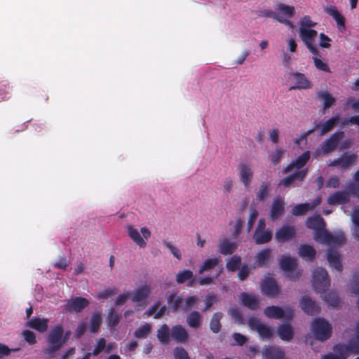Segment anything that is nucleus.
Masks as SVG:
<instances>
[{"label": "nucleus", "instance_id": "39", "mask_svg": "<svg viewBox=\"0 0 359 359\" xmlns=\"http://www.w3.org/2000/svg\"><path fill=\"white\" fill-rule=\"evenodd\" d=\"M102 324V313L100 311H95L90 320V331L92 333L98 332Z\"/></svg>", "mask_w": 359, "mask_h": 359}, {"label": "nucleus", "instance_id": "13", "mask_svg": "<svg viewBox=\"0 0 359 359\" xmlns=\"http://www.w3.org/2000/svg\"><path fill=\"white\" fill-rule=\"evenodd\" d=\"M264 313L268 318L274 319H281L283 318L290 319L293 316V311L290 308H285V309L283 310L282 308L277 306L266 307L264 310Z\"/></svg>", "mask_w": 359, "mask_h": 359}, {"label": "nucleus", "instance_id": "44", "mask_svg": "<svg viewBox=\"0 0 359 359\" xmlns=\"http://www.w3.org/2000/svg\"><path fill=\"white\" fill-rule=\"evenodd\" d=\"M353 180L355 182H349L346 187L352 195L358 197L359 199V168L355 172Z\"/></svg>", "mask_w": 359, "mask_h": 359}, {"label": "nucleus", "instance_id": "61", "mask_svg": "<svg viewBox=\"0 0 359 359\" xmlns=\"http://www.w3.org/2000/svg\"><path fill=\"white\" fill-rule=\"evenodd\" d=\"M323 10L325 13L331 16L333 19H335L341 14L337 8L332 5H327L325 6Z\"/></svg>", "mask_w": 359, "mask_h": 359}, {"label": "nucleus", "instance_id": "7", "mask_svg": "<svg viewBox=\"0 0 359 359\" xmlns=\"http://www.w3.org/2000/svg\"><path fill=\"white\" fill-rule=\"evenodd\" d=\"M299 36L308 50L313 55H318V48L316 44L318 32L315 29L302 30L299 32Z\"/></svg>", "mask_w": 359, "mask_h": 359}, {"label": "nucleus", "instance_id": "19", "mask_svg": "<svg viewBox=\"0 0 359 359\" xmlns=\"http://www.w3.org/2000/svg\"><path fill=\"white\" fill-rule=\"evenodd\" d=\"M350 191H337L330 194L327 202L330 205H342L348 203L350 200Z\"/></svg>", "mask_w": 359, "mask_h": 359}, {"label": "nucleus", "instance_id": "14", "mask_svg": "<svg viewBox=\"0 0 359 359\" xmlns=\"http://www.w3.org/2000/svg\"><path fill=\"white\" fill-rule=\"evenodd\" d=\"M358 159V156L355 154L345 152L341 157L334 159L330 164V166H339L341 169H346L353 165Z\"/></svg>", "mask_w": 359, "mask_h": 359}, {"label": "nucleus", "instance_id": "64", "mask_svg": "<svg viewBox=\"0 0 359 359\" xmlns=\"http://www.w3.org/2000/svg\"><path fill=\"white\" fill-rule=\"evenodd\" d=\"M339 185H340V181H339V178L337 176L330 177L326 182V187L328 188L336 189V188L339 187Z\"/></svg>", "mask_w": 359, "mask_h": 359}, {"label": "nucleus", "instance_id": "36", "mask_svg": "<svg viewBox=\"0 0 359 359\" xmlns=\"http://www.w3.org/2000/svg\"><path fill=\"white\" fill-rule=\"evenodd\" d=\"M277 333L282 340L289 341L293 337V330L289 324H283L278 328Z\"/></svg>", "mask_w": 359, "mask_h": 359}, {"label": "nucleus", "instance_id": "23", "mask_svg": "<svg viewBox=\"0 0 359 359\" xmlns=\"http://www.w3.org/2000/svg\"><path fill=\"white\" fill-rule=\"evenodd\" d=\"M327 259L332 268L338 271H341L342 270L343 267L340 261L339 255L336 250L332 248L328 249L327 252Z\"/></svg>", "mask_w": 359, "mask_h": 359}, {"label": "nucleus", "instance_id": "17", "mask_svg": "<svg viewBox=\"0 0 359 359\" xmlns=\"http://www.w3.org/2000/svg\"><path fill=\"white\" fill-rule=\"evenodd\" d=\"M306 226L314 230L313 238L315 240L317 233H321L326 230L325 223L320 215L309 217L306 220Z\"/></svg>", "mask_w": 359, "mask_h": 359}, {"label": "nucleus", "instance_id": "50", "mask_svg": "<svg viewBox=\"0 0 359 359\" xmlns=\"http://www.w3.org/2000/svg\"><path fill=\"white\" fill-rule=\"evenodd\" d=\"M285 150L282 148H277L274 151L269 154L271 161L274 165H278L283 157Z\"/></svg>", "mask_w": 359, "mask_h": 359}, {"label": "nucleus", "instance_id": "56", "mask_svg": "<svg viewBox=\"0 0 359 359\" xmlns=\"http://www.w3.org/2000/svg\"><path fill=\"white\" fill-rule=\"evenodd\" d=\"M269 184L267 183H262L257 192V198L262 201H264L269 194Z\"/></svg>", "mask_w": 359, "mask_h": 359}, {"label": "nucleus", "instance_id": "55", "mask_svg": "<svg viewBox=\"0 0 359 359\" xmlns=\"http://www.w3.org/2000/svg\"><path fill=\"white\" fill-rule=\"evenodd\" d=\"M12 91V86L7 81L0 82V95L2 98L8 97Z\"/></svg>", "mask_w": 359, "mask_h": 359}, {"label": "nucleus", "instance_id": "43", "mask_svg": "<svg viewBox=\"0 0 359 359\" xmlns=\"http://www.w3.org/2000/svg\"><path fill=\"white\" fill-rule=\"evenodd\" d=\"M317 25L316 22H313L311 17L309 15H304L302 18H300L299 21V32L304 30H310L313 29L312 27H314Z\"/></svg>", "mask_w": 359, "mask_h": 359}, {"label": "nucleus", "instance_id": "37", "mask_svg": "<svg viewBox=\"0 0 359 359\" xmlns=\"http://www.w3.org/2000/svg\"><path fill=\"white\" fill-rule=\"evenodd\" d=\"M121 316L114 309H110L107 313V325L111 331L115 330L116 327L120 322Z\"/></svg>", "mask_w": 359, "mask_h": 359}, {"label": "nucleus", "instance_id": "6", "mask_svg": "<svg viewBox=\"0 0 359 359\" xmlns=\"http://www.w3.org/2000/svg\"><path fill=\"white\" fill-rule=\"evenodd\" d=\"M316 241L323 244L337 247L345 242V236L342 231L331 233L325 230L323 232L317 233Z\"/></svg>", "mask_w": 359, "mask_h": 359}, {"label": "nucleus", "instance_id": "22", "mask_svg": "<svg viewBox=\"0 0 359 359\" xmlns=\"http://www.w3.org/2000/svg\"><path fill=\"white\" fill-rule=\"evenodd\" d=\"M262 293L268 297H274L278 294L279 289L276 281L272 278H266L262 282Z\"/></svg>", "mask_w": 359, "mask_h": 359}, {"label": "nucleus", "instance_id": "42", "mask_svg": "<svg viewBox=\"0 0 359 359\" xmlns=\"http://www.w3.org/2000/svg\"><path fill=\"white\" fill-rule=\"evenodd\" d=\"M157 338L163 344H168L170 340V330L166 324L163 325L157 332Z\"/></svg>", "mask_w": 359, "mask_h": 359}, {"label": "nucleus", "instance_id": "52", "mask_svg": "<svg viewBox=\"0 0 359 359\" xmlns=\"http://www.w3.org/2000/svg\"><path fill=\"white\" fill-rule=\"evenodd\" d=\"M313 62H314L315 67L318 69L325 72H330V69L327 64L324 60H323L321 58H320L319 54L317 56H314L313 57Z\"/></svg>", "mask_w": 359, "mask_h": 359}, {"label": "nucleus", "instance_id": "20", "mask_svg": "<svg viewBox=\"0 0 359 359\" xmlns=\"http://www.w3.org/2000/svg\"><path fill=\"white\" fill-rule=\"evenodd\" d=\"M301 309L309 315L318 313L320 308L311 297L307 295L303 296L299 302Z\"/></svg>", "mask_w": 359, "mask_h": 359}, {"label": "nucleus", "instance_id": "15", "mask_svg": "<svg viewBox=\"0 0 359 359\" xmlns=\"http://www.w3.org/2000/svg\"><path fill=\"white\" fill-rule=\"evenodd\" d=\"M295 235L296 231L292 226L284 224L276 230L275 238L278 242L283 243L292 239Z\"/></svg>", "mask_w": 359, "mask_h": 359}, {"label": "nucleus", "instance_id": "33", "mask_svg": "<svg viewBox=\"0 0 359 359\" xmlns=\"http://www.w3.org/2000/svg\"><path fill=\"white\" fill-rule=\"evenodd\" d=\"M240 300L244 306L252 310H255L258 308V299L255 294L243 292L241 294Z\"/></svg>", "mask_w": 359, "mask_h": 359}, {"label": "nucleus", "instance_id": "53", "mask_svg": "<svg viewBox=\"0 0 359 359\" xmlns=\"http://www.w3.org/2000/svg\"><path fill=\"white\" fill-rule=\"evenodd\" d=\"M198 301V298L196 296H189L187 297L184 302V304L183 305V307H182V310L183 311H187L190 309H191L195 304Z\"/></svg>", "mask_w": 359, "mask_h": 359}, {"label": "nucleus", "instance_id": "12", "mask_svg": "<svg viewBox=\"0 0 359 359\" xmlns=\"http://www.w3.org/2000/svg\"><path fill=\"white\" fill-rule=\"evenodd\" d=\"M248 325L250 329L257 331L262 339H269L273 336V330L257 318H250Z\"/></svg>", "mask_w": 359, "mask_h": 359}, {"label": "nucleus", "instance_id": "63", "mask_svg": "<svg viewBox=\"0 0 359 359\" xmlns=\"http://www.w3.org/2000/svg\"><path fill=\"white\" fill-rule=\"evenodd\" d=\"M22 336L25 341L31 345L34 344L36 342L35 334L30 330H27L23 331Z\"/></svg>", "mask_w": 359, "mask_h": 359}, {"label": "nucleus", "instance_id": "10", "mask_svg": "<svg viewBox=\"0 0 359 359\" xmlns=\"http://www.w3.org/2000/svg\"><path fill=\"white\" fill-rule=\"evenodd\" d=\"M253 238L257 245L269 243L272 238V232L266 229L264 219H260L255 231Z\"/></svg>", "mask_w": 359, "mask_h": 359}, {"label": "nucleus", "instance_id": "59", "mask_svg": "<svg viewBox=\"0 0 359 359\" xmlns=\"http://www.w3.org/2000/svg\"><path fill=\"white\" fill-rule=\"evenodd\" d=\"M222 272V269H219L217 273L214 276H208L205 277H200L197 279V282L201 285H209L212 283L214 278H217Z\"/></svg>", "mask_w": 359, "mask_h": 359}, {"label": "nucleus", "instance_id": "11", "mask_svg": "<svg viewBox=\"0 0 359 359\" xmlns=\"http://www.w3.org/2000/svg\"><path fill=\"white\" fill-rule=\"evenodd\" d=\"M311 158V152L309 151H304L302 154L299 156L296 159L293 160L290 164H288L282 170L283 174H287L290 172H297L299 170H303L306 168H304L306 163Z\"/></svg>", "mask_w": 359, "mask_h": 359}, {"label": "nucleus", "instance_id": "32", "mask_svg": "<svg viewBox=\"0 0 359 359\" xmlns=\"http://www.w3.org/2000/svg\"><path fill=\"white\" fill-rule=\"evenodd\" d=\"M184 299L182 296L176 297V294L172 292L167 296V303L170 306V309L172 312H176L179 309L182 310L184 305Z\"/></svg>", "mask_w": 359, "mask_h": 359}, {"label": "nucleus", "instance_id": "62", "mask_svg": "<svg viewBox=\"0 0 359 359\" xmlns=\"http://www.w3.org/2000/svg\"><path fill=\"white\" fill-rule=\"evenodd\" d=\"M331 39L323 33L319 35V46L323 48H328L330 47Z\"/></svg>", "mask_w": 359, "mask_h": 359}, {"label": "nucleus", "instance_id": "5", "mask_svg": "<svg viewBox=\"0 0 359 359\" xmlns=\"http://www.w3.org/2000/svg\"><path fill=\"white\" fill-rule=\"evenodd\" d=\"M334 350L341 355H348V353L359 355V322L355 324L354 335L346 344L335 345Z\"/></svg>", "mask_w": 359, "mask_h": 359}, {"label": "nucleus", "instance_id": "4", "mask_svg": "<svg viewBox=\"0 0 359 359\" xmlns=\"http://www.w3.org/2000/svg\"><path fill=\"white\" fill-rule=\"evenodd\" d=\"M344 136V133L343 131H337L333 133L314 151L313 153V158H317L321 154H327L334 151Z\"/></svg>", "mask_w": 359, "mask_h": 359}, {"label": "nucleus", "instance_id": "46", "mask_svg": "<svg viewBox=\"0 0 359 359\" xmlns=\"http://www.w3.org/2000/svg\"><path fill=\"white\" fill-rule=\"evenodd\" d=\"M222 316L223 315L220 312H217L212 316L210 323V328L212 332L218 333L219 332L221 328L220 320Z\"/></svg>", "mask_w": 359, "mask_h": 359}, {"label": "nucleus", "instance_id": "25", "mask_svg": "<svg viewBox=\"0 0 359 359\" xmlns=\"http://www.w3.org/2000/svg\"><path fill=\"white\" fill-rule=\"evenodd\" d=\"M48 320L46 318H33L27 322L26 325L32 329L43 333L48 329Z\"/></svg>", "mask_w": 359, "mask_h": 359}, {"label": "nucleus", "instance_id": "18", "mask_svg": "<svg viewBox=\"0 0 359 359\" xmlns=\"http://www.w3.org/2000/svg\"><path fill=\"white\" fill-rule=\"evenodd\" d=\"M288 176L282 179L279 183L278 186H283L284 187H287L292 184L295 181L301 182L304 180L306 175L308 173V168L303 169V170H299L297 172H294Z\"/></svg>", "mask_w": 359, "mask_h": 359}, {"label": "nucleus", "instance_id": "24", "mask_svg": "<svg viewBox=\"0 0 359 359\" xmlns=\"http://www.w3.org/2000/svg\"><path fill=\"white\" fill-rule=\"evenodd\" d=\"M264 359H283L284 351L279 347L266 346L262 351Z\"/></svg>", "mask_w": 359, "mask_h": 359}, {"label": "nucleus", "instance_id": "3", "mask_svg": "<svg viewBox=\"0 0 359 359\" xmlns=\"http://www.w3.org/2000/svg\"><path fill=\"white\" fill-rule=\"evenodd\" d=\"M311 330L316 339L324 341L330 337L332 326L324 318H316L311 322Z\"/></svg>", "mask_w": 359, "mask_h": 359}, {"label": "nucleus", "instance_id": "60", "mask_svg": "<svg viewBox=\"0 0 359 359\" xmlns=\"http://www.w3.org/2000/svg\"><path fill=\"white\" fill-rule=\"evenodd\" d=\"M175 359H189L188 353L182 347H177L173 351Z\"/></svg>", "mask_w": 359, "mask_h": 359}, {"label": "nucleus", "instance_id": "47", "mask_svg": "<svg viewBox=\"0 0 359 359\" xmlns=\"http://www.w3.org/2000/svg\"><path fill=\"white\" fill-rule=\"evenodd\" d=\"M318 97L323 100L325 109L330 107L335 102V99L327 91L319 92Z\"/></svg>", "mask_w": 359, "mask_h": 359}, {"label": "nucleus", "instance_id": "29", "mask_svg": "<svg viewBox=\"0 0 359 359\" xmlns=\"http://www.w3.org/2000/svg\"><path fill=\"white\" fill-rule=\"evenodd\" d=\"M279 265L285 272H292L297 267V262L294 257L283 255L279 260Z\"/></svg>", "mask_w": 359, "mask_h": 359}, {"label": "nucleus", "instance_id": "35", "mask_svg": "<svg viewBox=\"0 0 359 359\" xmlns=\"http://www.w3.org/2000/svg\"><path fill=\"white\" fill-rule=\"evenodd\" d=\"M218 248L221 254L224 255H231L237 248V243L225 238L219 242Z\"/></svg>", "mask_w": 359, "mask_h": 359}, {"label": "nucleus", "instance_id": "26", "mask_svg": "<svg viewBox=\"0 0 359 359\" xmlns=\"http://www.w3.org/2000/svg\"><path fill=\"white\" fill-rule=\"evenodd\" d=\"M176 281L178 284H182L187 282L188 287H192L195 282L194 273L191 270H182L179 271L176 275Z\"/></svg>", "mask_w": 359, "mask_h": 359}, {"label": "nucleus", "instance_id": "58", "mask_svg": "<svg viewBox=\"0 0 359 359\" xmlns=\"http://www.w3.org/2000/svg\"><path fill=\"white\" fill-rule=\"evenodd\" d=\"M117 293V289L114 287L107 288L103 291L100 292L96 298L98 299H104Z\"/></svg>", "mask_w": 359, "mask_h": 359}, {"label": "nucleus", "instance_id": "40", "mask_svg": "<svg viewBox=\"0 0 359 359\" xmlns=\"http://www.w3.org/2000/svg\"><path fill=\"white\" fill-rule=\"evenodd\" d=\"M271 250L269 249H264L259 252L255 257V262L257 266H263L266 264L270 258Z\"/></svg>", "mask_w": 359, "mask_h": 359}, {"label": "nucleus", "instance_id": "38", "mask_svg": "<svg viewBox=\"0 0 359 359\" xmlns=\"http://www.w3.org/2000/svg\"><path fill=\"white\" fill-rule=\"evenodd\" d=\"M202 317L198 311H191L187 317L188 325L194 329H197L201 323Z\"/></svg>", "mask_w": 359, "mask_h": 359}, {"label": "nucleus", "instance_id": "54", "mask_svg": "<svg viewBox=\"0 0 359 359\" xmlns=\"http://www.w3.org/2000/svg\"><path fill=\"white\" fill-rule=\"evenodd\" d=\"M70 264L69 259L62 257H60L54 264L53 267L55 269H61L62 271H66L67 267Z\"/></svg>", "mask_w": 359, "mask_h": 359}, {"label": "nucleus", "instance_id": "16", "mask_svg": "<svg viewBox=\"0 0 359 359\" xmlns=\"http://www.w3.org/2000/svg\"><path fill=\"white\" fill-rule=\"evenodd\" d=\"M151 293L147 285H142L133 292H130V299L135 303L145 302Z\"/></svg>", "mask_w": 359, "mask_h": 359}, {"label": "nucleus", "instance_id": "1", "mask_svg": "<svg viewBox=\"0 0 359 359\" xmlns=\"http://www.w3.org/2000/svg\"><path fill=\"white\" fill-rule=\"evenodd\" d=\"M312 285L314 290L320 293L323 299L331 307L338 305L339 301L334 292H327L330 286V279L327 271L321 267L316 269L313 272Z\"/></svg>", "mask_w": 359, "mask_h": 359}, {"label": "nucleus", "instance_id": "51", "mask_svg": "<svg viewBox=\"0 0 359 359\" xmlns=\"http://www.w3.org/2000/svg\"><path fill=\"white\" fill-rule=\"evenodd\" d=\"M241 259L238 256L233 255L226 263V269L230 271H235L241 265Z\"/></svg>", "mask_w": 359, "mask_h": 359}, {"label": "nucleus", "instance_id": "21", "mask_svg": "<svg viewBox=\"0 0 359 359\" xmlns=\"http://www.w3.org/2000/svg\"><path fill=\"white\" fill-rule=\"evenodd\" d=\"M88 304V301L83 297H75L67 302L65 309L69 312L74 311L78 313L81 312Z\"/></svg>", "mask_w": 359, "mask_h": 359}, {"label": "nucleus", "instance_id": "34", "mask_svg": "<svg viewBox=\"0 0 359 359\" xmlns=\"http://www.w3.org/2000/svg\"><path fill=\"white\" fill-rule=\"evenodd\" d=\"M276 14L284 19L291 18L294 16L295 10L294 7L289 5H286L282 3H279L276 6Z\"/></svg>", "mask_w": 359, "mask_h": 359}, {"label": "nucleus", "instance_id": "48", "mask_svg": "<svg viewBox=\"0 0 359 359\" xmlns=\"http://www.w3.org/2000/svg\"><path fill=\"white\" fill-rule=\"evenodd\" d=\"M151 331V325L148 323H145L143 325H141L134 332V336L138 339H145L150 333Z\"/></svg>", "mask_w": 359, "mask_h": 359}, {"label": "nucleus", "instance_id": "28", "mask_svg": "<svg viewBox=\"0 0 359 359\" xmlns=\"http://www.w3.org/2000/svg\"><path fill=\"white\" fill-rule=\"evenodd\" d=\"M291 76H293L295 81V84L292 86L290 89H308L311 88V82L307 79L304 74L295 72L292 73Z\"/></svg>", "mask_w": 359, "mask_h": 359}, {"label": "nucleus", "instance_id": "57", "mask_svg": "<svg viewBox=\"0 0 359 359\" xmlns=\"http://www.w3.org/2000/svg\"><path fill=\"white\" fill-rule=\"evenodd\" d=\"M163 244L165 247H166L172 253V255L177 258V259L180 260L182 259V255L180 252V250L175 246H174L170 242L167 241H163Z\"/></svg>", "mask_w": 359, "mask_h": 359}, {"label": "nucleus", "instance_id": "9", "mask_svg": "<svg viewBox=\"0 0 359 359\" xmlns=\"http://www.w3.org/2000/svg\"><path fill=\"white\" fill-rule=\"evenodd\" d=\"M237 171L240 181L245 188L249 187L254 175L252 165L246 161H241L238 164Z\"/></svg>", "mask_w": 359, "mask_h": 359}, {"label": "nucleus", "instance_id": "45", "mask_svg": "<svg viewBox=\"0 0 359 359\" xmlns=\"http://www.w3.org/2000/svg\"><path fill=\"white\" fill-rule=\"evenodd\" d=\"M339 119V116L336 115L326 121L321 126L320 135H323L327 132L330 131L334 128L335 124L338 122Z\"/></svg>", "mask_w": 359, "mask_h": 359}, {"label": "nucleus", "instance_id": "49", "mask_svg": "<svg viewBox=\"0 0 359 359\" xmlns=\"http://www.w3.org/2000/svg\"><path fill=\"white\" fill-rule=\"evenodd\" d=\"M309 210L310 207L309 203H300L293 207L292 214L296 216L304 215Z\"/></svg>", "mask_w": 359, "mask_h": 359}, {"label": "nucleus", "instance_id": "41", "mask_svg": "<svg viewBox=\"0 0 359 359\" xmlns=\"http://www.w3.org/2000/svg\"><path fill=\"white\" fill-rule=\"evenodd\" d=\"M220 259L219 257L209 258L205 259L198 270V273L202 274L203 272L211 270L216 267Z\"/></svg>", "mask_w": 359, "mask_h": 359}, {"label": "nucleus", "instance_id": "31", "mask_svg": "<svg viewBox=\"0 0 359 359\" xmlns=\"http://www.w3.org/2000/svg\"><path fill=\"white\" fill-rule=\"evenodd\" d=\"M171 337L177 342H184L188 339V333L182 325L173 326L170 330Z\"/></svg>", "mask_w": 359, "mask_h": 359}, {"label": "nucleus", "instance_id": "30", "mask_svg": "<svg viewBox=\"0 0 359 359\" xmlns=\"http://www.w3.org/2000/svg\"><path fill=\"white\" fill-rule=\"evenodd\" d=\"M298 254L303 259L307 262L313 261L316 257V250L307 244L300 245Z\"/></svg>", "mask_w": 359, "mask_h": 359}, {"label": "nucleus", "instance_id": "2", "mask_svg": "<svg viewBox=\"0 0 359 359\" xmlns=\"http://www.w3.org/2000/svg\"><path fill=\"white\" fill-rule=\"evenodd\" d=\"M67 337H63L62 325H56L50 330L47 336L48 347L44 349V353L52 356L66 343Z\"/></svg>", "mask_w": 359, "mask_h": 359}, {"label": "nucleus", "instance_id": "27", "mask_svg": "<svg viewBox=\"0 0 359 359\" xmlns=\"http://www.w3.org/2000/svg\"><path fill=\"white\" fill-rule=\"evenodd\" d=\"M284 212V201L280 198H276L271 205L270 217L272 220L277 219Z\"/></svg>", "mask_w": 359, "mask_h": 359}, {"label": "nucleus", "instance_id": "8", "mask_svg": "<svg viewBox=\"0 0 359 359\" xmlns=\"http://www.w3.org/2000/svg\"><path fill=\"white\" fill-rule=\"evenodd\" d=\"M127 232L129 237L140 248H144L147 245L145 240H147L151 236V231L147 227H142L140 229L142 236H141L139 231L131 225L127 226Z\"/></svg>", "mask_w": 359, "mask_h": 359}]
</instances>
